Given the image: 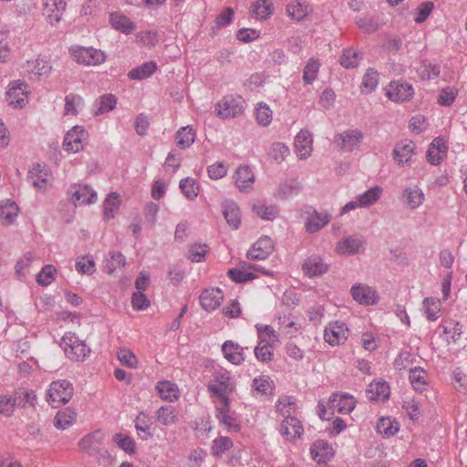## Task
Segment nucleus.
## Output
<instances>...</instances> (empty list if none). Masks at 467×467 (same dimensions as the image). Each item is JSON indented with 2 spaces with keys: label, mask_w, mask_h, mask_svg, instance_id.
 <instances>
[{
  "label": "nucleus",
  "mask_w": 467,
  "mask_h": 467,
  "mask_svg": "<svg viewBox=\"0 0 467 467\" xmlns=\"http://www.w3.org/2000/svg\"><path fill=\"white\" fill-rule=\"evenodd\" d=\"M224 358L234 365H240L244 360V348L232 340L225 341L222 346Z\"/></svg>",
  "instance_id": "obj_24"
},
{
  "label": "nucleus",
  "mask_w": 467,
  "mask_h": 467,
  "mask_svg": "<svg viewBox=\"0 0 467 467\" xmlns=\"http://www.w3.org/2000/svg\"><path fill=\"white\" fill-rule=\"evenodd\" d=\"M223 214L233 229H238L241 223V213L239 207L234 202H225L223 203Z\"/></svg>",
  "instance_id": "obj_28"
},
{
  "label": "nucleus",
  "mask_w": 467,
  "mask_h": 467,
  "mask_svg": "<svg viewBox=\"0 0 467 467\" xmlns=\"http://www.w3.org/2000/svg\"><path fill=\"white\" fill-rule=\"evenodd\" d=\"M427 372L419 367H415L410 370V381L416 391H422L427 385Z\"/></svg>",
  "instance_id": "obj_39"
},
{
  "label": "nucleus",
  "mask_w": 467,
  "mask_h": 467,
  "mask_svg": "<svg viewBox=\"0 0 467 467\" xmlns=\"http://www.w3.org/2000/svg\"><path fill=\"white\" fill-rule=\"evenodd\" d=\"M36 396L34 391L19 389L14 393V402L17 407L26 408L34 407Z\"/></svg>",
  "instance_id": "obj_44"
},
{
  "label": "nucleus",
  "mask_w": 467,
  "mask_h": 467,
  "mask_svg": "<svg viewBox=\"0 0 467 467\" xmlns=\"http://www.w3.org/2000/svg\"><path fill=\"white\" fill-rule=\"evenodd\" d=\"M256 120L259 125L268 126L272 121V110L266 104H259L255 110Z\"/></svg>",
  "instance_id": "obj_61"
},
{
  "label": "nucleus",
  "mask_w": 467,
  "mask_h": 467,
  "mask_svg": "<svg viewBox=\"0 0 467 467\" xmlns=\"http://www.w3.org/2000/svg\"><path fill=\"white\" fill-rule=\"evenodd\" d=\"M195 140V131L191 126L181 128L176 133V142L181 149L189 148Z\"/></svg>",
  "instance_id": "obj_41"
},
{
  "label": "nucleus",
  "mask_w": 467,
  "mask_h": 467,
  "mask_svg": "<svg viewBox=\"0 0 467 467\" xmlns=\"http://www.w3.org/2000/svg\"><path fill=\"white\" fill-rule=\"evenodd\" d=\"M76 413L73 411H58L54 420V425L60 430H66L73 424Z\"/></svg>",
  "instance_id": "obj_51"
},
{
  "label": "nucleus",
  "mask_w": 467,
  "mask_h": 467,
  "mask_svg": "<svg viewBox=\"0 0 467 467\" xmlns=\"http://www.w3.org/2000/svg\"><path fill=\"white\" fill-rule=\"evenodd\" d=\"M286 12L290 17L300 21L307 15V6L299 1L293 2L287 5Z\"/></svg>",
  "instance_id": "obj_55"
},
{
  "label": "nucleus",
  "mask_w": 467,
  "mask_h": 467,
  "mask_svg": "<svg viewBox=\"0 0 467 467\" xmlns=\"http://www.w3.org/2000/svg\"><path fill=\"white\" fill-rule=\"evenodd\" d=\"M309 216L305 223L306 231L308 234H314L324 228L331 220V215L327 212H317L313 210L307 212Z\"/></svg>",
  "instance_id": "obj_17"
},
{
  "label": "nucleus",
  "mask_w": 467,
  "mask_h": 467,
  "mask_svg": "<svg viewBox=\"0 0 467 467\" xmlns=\"http://www.w3.org/2000/svg\"><path fill=\"white\" fill-rule=\"evenodd\" d=\"M78 272L86 275H92L96 271L94 260L91 256L78 257L76 261Z\"/></svg>",
  "instance_id": "obj_57"
},
{
  "label": "nucleus",
  "mask_w": 467,
  "mask_h": 467,
  "mask_svg": "<svg viewBox=\"0 0 467 467\" xmlns=\"http://www.w3.org/2000/svg\"><path fill=\"white\" fill-rule=\"evenodd\" d=\"M415 145L411 140H403L396 144L393 150L394 160L398 164L408 163L414 152Z\"/></svg>",
  "instance_id": "obj_27"
},
{
  "label": "nucleus",
  "mask_w": 467,
  "mask_h": 467,
  "mask_svg": "<svg viewBox=\"0 0 467 467\" xmlns=\"http://www.w3.org/2000/svg\"><path fill=\"white\" fill-rule=\"evenodd\" d=\"M457 94L456 88L451 87L444 88L438 96V103L445 107L451 106L454 102Z\"/></svg>",
  "instance_id": "obj_62"
},
{
  "label": "nucleus",
  "mask_w": 467,
  "mask_h": 467,
  "mask_svg": "<svg viewBox=\"0 0 467 467\" xmlns=\"http://www.w3.org/2000/svg\"><path fill=\"white\" fill-rule=\"evenodd\" d=\"M253 209L259 217L265 220H274L278 214V209L275 206L254 204Z\"/></svg>",
  "instance_id": "obj_63"
},
{
  "label": "nucleus",
  "mask_w": 467,
  "mask_h": 467,
  "mask_svg": "<svg viewBox=\"0 0 467 467\" xmlns=\"http://www.w3.org/2000/svg\"><path fill=\"white\" fill-rule=\"evenodd\" d=\"M379 83V73L377 70L373 68H369L367 70L363 77L362 86L367 88L368 92L373 91Z\"/></svg>",
  "instance_id": "obj_64"
},
{
  "label": "nucleus",
  "mask_w": 467,
  "mask_h": 467,
  "mask_svg": "<svg viewBox=\"0 0 467 467\" xmlns=\"http://www.w3.org/2000/svg\"><path fill=\"white\" fill-rule=\"evenodd\" d=\"M65 114L67 115H77L78 109L83 107V99L75 94H69L65 98Z\"/></svg>",
  "instance_id": "obj_50"
},
{
  "label": "nucleus",
  "mask_w": 467,
  "mask_h": 467,
  "mask_svg": "<svg viewBox=\"0 0 467 467\" xmlns=\"http://www.w3.org/2000/svg\"><path fill=\"white\" fill-rule=\"evenodd\" d=\"M259 343L254 348V355L257 359L267 362L272 360L273 358V347L271 344L264 337V334L262 328H259Z\"/></svg>",
  "instance_id": "obj_34"
},
{
  "label": "nucleus",
  "mask_w": 467,
  "mask_h": 467,
  "mask_svg": "<svg viewBox=\"0 0 467 467\" xmlns=\"http://www.w3.org/2000/svg\"><path fill=\"white\" fill-rule=\"evenodd\" d=\"M363 243L364 242L360 237L349 236L338 242L336 249L338 254H354L359 251Z\"/></svg>",
  "instance_id": "obj_32"
},
{
  "label": "nucleus",
  "mask_w": 467,
  "mask_h": 467,
  "mask_svg": "<svg viewBox=\"0 0 467 467\" xmlns=\"http://www.w3.org/2000/svg\"><path fill=\"white\" fill-rule=\"evenodd\" d=\"M413 88L408 83H400L392 81L386 90L387 97L395 102H404L410 100L413 96Z\"/></svg>",
  "instance_id": "obj_9"
},
{
  "label": "nucleus",
  "mask_w": 467,
  "mask_h": 467,
  "mask_svg": "<svg viewBox=\"0 0 467 467\" xmlns=\"http://www.w3.org/2000/svg\"><path fill=\"white\" fill-rule=\"evenodd\" d=\"M348 335V329L344 323L336 322L325 330V340L331 346L344 342Z\"/></svg>",
  "instance_id": "obj_20"
},
{
  "label": "nucleus",
  "mask_w": 467,
  "mask_h": 467,
  "mask_svg": "<svg viewBox=\"0 0 467 467\" xmlns=\"http://www.w3.org/2000/svg\"><path fill=\"white\" fill-rule=\"evenodd\" d=\"M274 250V242L268 236H263L255 242L247 252V258L252 260H265Z\"/></svg>",
  "instance_id": "obj_10"
},
{
  "label": "nucleus",
  "mask_w": 467,
  "mask_h": 467,
  "mask_svg": "<svg viewBox=\"0 0 467 467\" xmlns=\"http://www.w3.org/2000/svg\"><path fill=\"white\" fill-rule=\"evenodd\" d=\"M66 5L65 0H46L44 14L47 16L50 25L55 26L61 21Z\"/></svg>",
  "instance_id": "obj_19"
},
{
  "label": "nucleus",
  "mask_w": 467,
  "mask_h": 467,
  "mask_svg": "<svg viewBox=\"0 0 467 467\" xmlns=\"http://www.w3.org/2000/svg\"><path fill=\"white\" fill-rule=\"evenodd\" d=\"M120 205V196L117 192H111L104 201V216L110 220L114 218Z\"/></svg>",
  "instance_id": "obj_42"
},
{
  "label": "nucleus",
  "mask_w": 467,
  "mask_h": 467,
  "mask_svg": "<svg viewBox=\"0 0 467 467\" xmlns=\"http://www.w3.org/2000/svg\"><path fill=\"white\" fill-rule=\"evenodd\" d=\"M319 66V63L314 59L306 63L303 72V80L306 84H311L317 78Z\"/></svg>",
  "instance_id": "obj_58"
},
{
  "label": "nucleus",
  "mask_w": 467,
  "mask_h": 467,
  "mask_svg": "<svg viewBox=\"0 0 467 467\" xmlns=\"http://www.w3.org/2000/svg\"><path fill=\"white\" fill-rule=\"evenodd\" d=\"M382 192L383 190L379 186H375L368 189L358 197L359 200V206L368 207L374 204L379 199Z\"/></svg>",
  "instance_id": "obj_47"
},
{
  "label": "nucleus",
  "mask_w": 467,
  "mask_h": 467,
  "mask_svg": "<svg viewBox=\"0 0 467 467\" xmlns=\"http://www.w3.org/2000/svg\"><path fill=\"white\" fill-rule=\"evenodd\" d=\"M74 393L72 384L66 380H57L50 384L47 393V402L54 408L67 403Z\"/></svg>",
  "instance_id": "obj_2"
},
{
  "label": "nucleus",
  "mask_w": 467,
  "mask_h": 467,
  "mask_svg": "<svg viewBox=\"0 0 467 467\" xmlns=\"http://www.w3.org/2000/svg\"><path fill=\"white\" fill-rule=\"evenodd\" d=\"M28 179L36 188L39 190L45 189L47 184V171L46 166L39 163L34 164L28 171Z\"/></svg>",
  "instance_id": "obj_29"
},
{
  "label": "nucleus",
  "mask_w": 467,
  "mask_h": 467,
  "mask_svg": "<svg viewBox=\"0 0 467 467\" xmlns=\"http://www.w3.org/2000/svg\"><path fill=\"white\" fill-rule=\"evenodd\" d=\"M61 345L67 357L74 361L84 360L90 352L86 344L79 340L75 334L68 333L64 335L61 338Z\"/></svg>",
  "instance_id": "obj_3"
},
{
  "label": "nucleus",
  "mask_w": 467,
  "mask_h": 467,
  "mask_svg": "<svg viewBox=\"0 0 467 467\" xmlns=\"http://www.w3.org/2000/svg\"><path fill=\"white\" fill-rule=\"evenodd\" d=\"M302 189L301 184L294 180L281 182L275 192V197L278 199H287L294 194H297Z\"/></svg>",
  "instance_id": "obj_35"
},
{
  "label": "nucleus",
  "mask_w": 467,
  "mask_h": 467,
  "mask_svg": "<svg viewBox=\"0 0 467 467\" xmlns=\"http://www.w3.org/2000/svg\"><path fill=\"white\" fill-rule=\"evenodd\" d=\"M180 189L185 197L189 200L195 199L199 193L198 183L194 179L190 177L181 180Z\"/></svg>",
  "instance_id": "obj_49"
},
{
  "label": "nucleus",
  "mask_w": 467,
  "mask_h": 467,
  "mask_svg": "<svg viewBox=\"0 0 467 467\" xmlns=\"http://www.w3.org/2000/svg\"><path fill=\"white\" fill-rule=\"evenodd\" d=\"M351 296L360 305L369 306L378 303L377 292L364 284H356L351 287Z\"/></svg>",
  "instance_id": "obj_11"
},
{
  "label": "nucleus",
  "mask_w": 467,
  "mask_h": 467,
  "mask_svg": "<svg viewBox=\"0 0 467 467\" xmlns=\"http://www.w3.org/2000/svg\"><path fill=\"white\" fill-rule=\"evenodd\" d=\"M28 93V85L21 80H16L9 84L6 100L14 108H23L27 103Z\"/></svg>",
  "instance_id": "obj_5"
},
{
  "label": "nucleus",
  "mask_w": 467,
  "mask_h": 467,
  "mask_svg": "<svg viewBox=\"0 0 467 467\" xmlns=\"http://www.w3.org/2000/svg\"><path fill=\"white\" fill-rule=\"evenodd\" d=\"M379 431L385 436H393L399 431V422L396 420H391L389 418L384 419L382 418L377 426Z\"/></svg>",
  "instance_id": "obj_56"
},
{
  "label": "nucleus",
  "mask_w": 467,
  "mask_h": 467,
  "mask_svg": "<svg viewBox=\"0 0 467 467\" xmlns=\"http://www.w3.org/2000/svg\"><path fill=\"white\" fill-rule=\"evenodd\" d=\"M312 134L306 130H301L295 138V148L299 159H307L312 152Z\"/></svg>",
  "instance_id": "obj_15"
},
{
  "label": "nucleus",
  "mask_w": 467,
  "mask_h": 467,
  "mask_svg": "<svg viewBox=\"0 0 467 467\" xmlns=\"http://www.w3.org/2000/svg\"><path fill=\"white\" fill-rule=\"evenodd\" d=\"M207 389L212 396L219 398L221 403L226 405L229 400L227 395L234 391V385L231 381L229 372L220 368L213 373V379L209 381Z\"/></svg>",
  "instance_id": "obj_1"
},
{
  "label": "nucleus",
  "mask_w": 467,
  "mask_h": 467,
  "mask_svg": "<svg viewBox=\"0 0 467 467\" xmlns=\"http://www.w3.org/2000/svg\"><path fill=\"white\" fill-rule=\"evenodd\" d=\"M360 59L361 57L357 50L353 48H348L344 50L342 56L340 57L339 62L341 66L346 68H353L358 65Z\"/></svg>",
  "instance_id": "obj_48"
},
{
  "label": "nucleus",
  "mask_w": 467,
  "mask_h": 467,
  "mask_svg": "<svg viewBox=\"0 0 467 467\" xmlns=\"http://www.w3.org/2000/svg\"><path fill=\"white\" fill-rule=\"evenodd\" d=\"M156 389L160 397L164 400L173 401L179 397V389L176 384L169 380L158 382Z\"/></svg>",
  "instance_id": "obj_36"
},
{
  "label": "nucleus",
  "mask_w": 467,
  "mask_h": 467,
  "mask_svg": "<svg viewBox=\"0 0 467 467\" xmlns=\"http://www.w3.org/2000/svg\"><path fill=\"white\" fill-rule=\"evenodd\" d=\"M19 208L17 204L10 200L0 205V221L4 225L12 224L18 215Z\"/></svg>",
  "instance_id": "obj_30"
},
{
  "label": "nucleus",
  "mask_w": 467,
  "mask_h": 467,
  "mask_svg": "<svg viewBox=\"0 0 467 467\" xmlns=\"http://www.w3.org/2000/svg\"><path fill=\"white\" fill-rule=\"evenodd\" d=\"M234 179L236 187L241 192L251 189L254 182V172L247 165L239 166L234 175Z\"/></svg>",
  "instance_id": "obj_22"
},
{
  "label": "nucleus",
  "mask_w": 467,
  "mask_h": 467,
  "mask_svg": "<svg viewBox=\"0 0 467 467\" xmlns=\"http://www.w3.org/2000/svg\"><path fill=\"white\" fill-rule=\"evenodd\" d=\"M310 454L317 462H327L334 456V451L327 441L317 440L311 445Z\"/></svg>",
  "instance_id": "obj_21"
},
{
  "label": "nucleus",
  "mask_w": 467,
  "mask_h": 467,
  "mask_svg": "<svg viewBox=\"0 0 467 467\" xmlns=\"http://www.w3.org/2000/svg\"><path fill=\"white\" fill-rule=\"evenodd\" d=\"M126 264L125 256L119 252H110L109 258L104 262V269L108 274H112L116 269L123 267Z\"/></svg>",
  "instance_id": "obj_45"
},
{
  "label": "nucleus",
  "mask_w": 467,
  "mask_h": 467,
  "mask_svg": "<svg viewBox=\"0 0 467 467\" xmlns=\"http://www.w3.org/2000/svg\"><path fill=\"white\" fill-rule=\"evenodd\" d=\"M199 299L202 307L205 311L211 312L221 305L223 300V293L218 287L208 288L202 292Z\"/></svg>",
  "instance_id": "obj_13"
},
{
  "label": "nucleus",
  "mask_w": 467,
  "mask_h": 467,
  "mask_svg": "<svg viewBox=\"0 0 467 467\" xmlns=\"http://www.w3.org/2000/svg\"><path fill=\"white\" fill-rule=\"evenodd\" d=\"M426 317L430 321H435L440 317L441 303L440 299L426 297L422 302Z\"/></svg>",
  "instance_id": "obj_38"
},
{
  "label": "nucleus",
  "mask_w": 467,
  "mask_h": 467,
  "mask_svg": "<svg viewBox=\"0 0 467 467\" xmlns=\"http://www.w3.org/2000/svg\"><path fill=\"white\" fill-rule=\"evenodd\" d=\"M289 154V148L283 142L273 143L269 156L277 162L283 161Z\"/></svg>",
  "instance_id": "obj_60"
},
{
  "label": "nucleus",
  "mask_w": 467,
  "mask_h": 467,
  "mask_svg": "<svg viewBox=\"0 0 467 467\" xmlns=\"http://www.w3.org/2000/svg\"><path fill=\"white\" fill-rule=\"evenodd\" d=\"M113 441L118 444V446L122 449L124 451L128 453H134L136 450V444L133 439L129 436H124L121 433H116L113 436Z\"/></svg>",
  "instance_id": "obj_59"
},
{
  "label": "nucleus",
  "mask_w": 467,
  "mask_h": 467,
  "mask_svg": "<svg viewBox=\"0 0 467 467\" xmlns=\"http://www.w3.org/2000/svg\"><path fill=\"white\" fill-rule=\"evenodd\" d=\"M109 23L114 29L126 35L131 34L136 28L135 24L128 16L119 12L110 13Z\"/></svg>",
  "instance_id": "obj_25"
},
{
  "label": "nucleus",
  "mask_w": 467,
  "mask_h": 467,
  "mask_svg": "<svg viewBox=\"0 0 467 467\" xmlns=\"http://www.w3.org/2000/svg\"><path fill=\"white\" fill-rule=\"evenodd\" d=\"M217 115L223 119L235 118L244 111V107L240 100L232 97L224 98L218 102Z\"/></svg>",
  "instance_id": "obj_12"
},
{
  "label": "nucleus",
  "mask_w": 467,
  "mask_h": 467,
  "mask_svg": "<svg viewBox=\"0 0 467 467\" xmlns=\"http://www.w3.org/2000/svg\"><path fill=\"white\" fill-rule=\"evenodd\" d=\"M403 198L406 204L411 210H415L423 203L425 196L423 192L415 186L406 188L403 192Z\"/></svg>",
  "instance_id": "obj_33"
},
{
  "label": "nucleus",
  "mask_w": 467,
  "mask_h": 467,
  "mask_svg": "<svg viewBox=\"0 0 467 467\" xmlns=\"http://www.w3.org/2000/svg\"><path fill=\"white\" fill-rule=\"evenodd\" d=\"M105 439V434L97 430L86 436H84L78 442L79 449L88 455H96L103 450L102 445Z\"/></svg>",
  "instance_id": "obj_8"
},
{
  "label": "nucleus",
  "mask_w": 467,
  "mask_h": 467,
  "mask_svg": "<svg viewBox=\"0 0 467 467\" xmlns=\"http://www.w3.org/2000/svg\"><path fill=\"white\" fill-rule=\"evenodd\" d=\"M117 358L123 366L130 368H136L138 366V359L136 356L129 348H119L117 351Z\"/></svg>",
  "instance_id": "obj_54"
},
{
  "label": "nucleus",
  "mask_w": 467,
  "mask_h": 467,
  "mask_svg": "<svg viewBox=\"0 0 467 467\" xmlns=\"http://www.w3.org/2000/svg\"><path fill=\"white\" fill-rule=\"evenodd\" d=\"M70 51L74 60L78 64L97 66L105 61L104 53L93 47H76Z\"/></svg>",
  "instance_id": "obj_4"
},
{
  "label": "nucleus",
  "mask_w": 467,
  "mask_h": 467,
  "mask_svg": "<svg viewBox=\"0 0 467 467\" xmlns=\"http://www.w3.org/2000/svg\"><path fill=\"white\" fill-rule=\"evenodd\" d=\"M88 132L80 126H75L68 130L64 138L63 148L67 152H78L84 148Z\"/></svg>",
  "instance_id": "obj_6"
},
{
  "label": "nucleus",
  "mask_w": 467,
  "mask_h": 467,
  "mask_svg": "<svg viewBox=\"0 0 467 467\" xmlns=\"http://www.w3.org/2000/svg\"><path fill=\"white\" fill-rule=\"evenodd\" d=\"M366 393L368 400H385L389 399L390 391L386 382H375L368 386Z\"/></svg>",
  "instance_id": "obj_31"
},
{
  "label": "nucleus",
  "mask_w": 467,
  "mask_h": 467,
  "mask_svg": "<svg viewBox=\"0 0 467 467\" xmlns=\"http://www.w3.org/2000/svg\"><path fill=\"white\" fill-rule=\"evenodd\" d=\"M157 420L163 425H171L177 420V410L171 405L161 407L156 412Z\"/></svg>",
  "instance_id": "obj_43"
},
{
  "label": "nucleus",
  "mask_w": 467,
  "mask_h": 467,
  "mask_svg": "<svg viewBox=\"0 0 467 467\" xmlns=\"http://www.w3.org/2000/svg\"><path fill=\"white\" fill-rule=\"evenodd\" d=\"M273 12V4L269 0H258L252 5V13L258 19L268 18Z\"/></svg>",
  "instance_id": "obj_46"
},
{
  "label": "nucleus",
  "mask_w": 467,
  "mask_h": 467,
  "mask_svg": "<svg viewBox=\"0 0 467 467\" xmlns=\"http://www.w3.org/2000/svg\"><path fill=\"white\" fill-rule=\"evenodd\" d=\"M329 402L332 408L341 414L349 413L355 408L354 399L348 394H333L329 399Z\"/></svg>",
  "instance_id": "obj_26"
},
{
  "label": "nucleus",
  "mask_w": 467,
  "mask_h": 467,
  "mask_svg": "<svg viewBox=\"0 0 467 467\" xmlns=\"http://www.w3.org/2000/svg\"><path fill=\"white\" fill-rule=\"evenodd\" d=\"M233 445L234 443L229 437L221 436L213 440V446L211 448L212 453L217 457L221 456L223 453L229 451Z\"/></svg>",
  "instance_id": "obj_52"
},
{
  "label": "nucleus",
  "mask_w": 467,
  "mask_h": 467,
  "mask_svg": "<svg viewBox=\"0 0 467 467\" xmlns=\"http://www.w3.org/2000/svg\"><path fill=\"white\" fill-rule=\"evenodd\" d=\"M329 265L319 255L309 256L302 265L304 274L309 278L326 274Z\"/></svg>",
  "instance_id": "obj_14"
},
{
  "label": "nucleus",
  "mask_w": 467,
  "mask_h": 467,
  "mask_svg": "<svg viewBox=\"0 0 467 467\" xmlns=\"http://www.w3.org/2000/svg\"><path fill=\"white\" fill-rule=\"evenodd\" d=\"M57 269L52 265H45L36 275V282L42 286H47L55 280Z\"/></svg>",
  "instance_id": "obj_53"
},
{
  "label": "nucleus",
  "mask_w": 467,
  "mask_h": 467,
  "mask_svg": "<svg viewBox=\"0 0 467 467\" xmlns=\"http://www.w3.org/2000/svg\"><path fill=\"white\" fill-rule=\"evenodd\" d=\"M364 136L358 130H348L334 137V143L344 151H352L361 143Z\"/></svg>",
  "instance_id": "obj_7"
},
{
  "label": "nucleus",
  "mask_w": 467,
  "mask_h": 467,
  "mask_svg": "<svg viewBox=\"0 0 467 467\" xmlns=\"http://www.w3.org/2000/svg\"><path fill=\"white\" fill-rule=\"evenodd\" d=\"M157 69V65L153 61L145 62L140 67L131 69L128 77L130 79L142 80L150 77Z\"/></svg>",
  "instance_id": "obj_37"
},
{
  "label": "nucleus",
  "mask_w": 467,
  "mask_h": 467,
  "mask_svg": "<svg viewBox=\"0 0 467 467\" xmlns=\"http://www.w3.org/2000/svg\"><path fill=\"white\" fill-rule=\"evenodd\" d=\"M117 105V99L112 94L100 96L95 102L97 109L95 115L105 114L111 111Z\"/></svg>",
  "instance_id": "obj_40"
},
{
  "label": "nucleus",
  "mask_w": 467,
  "mask_h": 467,
  "mask_svg": "<svg viewBox=\"0 0 467 467\" xmlns=\"http://www.w3.org/2000/svg\"><path fill=\"white\" fill-rule=\"evenodd\" d=\"M69 192L72 194V202L74 204H90L97 200L96 192L88 185L72 186Z\"/></svg>",
  "instance_id": "obj_16"
},
{
  "label": "nucleus",
  "mask_w": 467,
  "mask_h": 467,
  "mask_svg": "<svg viewBox=\"0 0 467 467\" xmlns=\"http://www.w3.org/2000/svg\"><path fill=\"white\" fill-rule=\"evenodd\" d=\"M222 406L217 408V419L221 424H223L230 431H239L240 425L237 422L236 413L230 410V400L227 404L221 403Z\"/></svg>",
  "instance_id": "obj_18"
},
{
  "label": "nucleus",
  "mask_w": 467,
  "mask_h": 467,
  "mask_svg": "<svg viewBox=\"0 0 467 467\" xmlns=\"http://www.w3.org/2000/svg\"><path fill=\"white\" fill-rule=\"evenodd\" d=\"M303 431L304 429L301 422L296 417L288 415L282 421L280 431L282 435L285 436L288 440L300 438Z\"/></svg>",
  "instance_id": "obj_23"
}]
</instances>
